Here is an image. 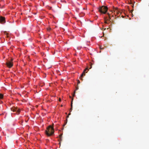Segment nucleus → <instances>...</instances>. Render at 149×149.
Returning <instances> with one entry per match:
<instances>
[{
	"label": "nucleus",
	"mask_w": 149,
	"mask_h": 149,
	"mask_svg": "<svg viewBox=\"0 0 149 149\" xmlns=\"http://www.w3.org/2000/svg\"><path fill=\"white\" fill-rule=\"evenodd\" d=\"M88 70V68H86V69L84 70L83 72V73L81 74V76H83L84 74L85 73L86 71V70Z\"/></svg>",
	"instance_id": "0eeeda50"
},
{
	"label": "nucleus",
	"mask_w": 149,
	"mask_h": 149,
	"mask_svg": "<svg viewBox=\"0 0 149 149\" xmlns=\"http://www.w3.org/2000/svg\"><path fill=\"white\" fill-rule=\"evenodd\" d=\"M3 95L2 94H0V99H2L3 98Z\"/></svg>",
	"instance_id": "423d86ee"
},
{
	"label": "nucleus",
	"mask_w": 149,
	"mask_h": 149,
	"mask_svg": "<svg viewBox=\"0 0 149 149\" xmlns=\"http://www.w3.org/2000/svg\"><path fill=\"white\" fill-rule=\"evenodd\" d=\"M99 10L102 13L105 14L107 11L108 8L107 6H103L99 8Z\"/></svg>",
	"instance_id": "f03ea898"
},
{
	"label": "nucleus",
	"mask_w": 149,
	"mask_h": 149,
	"mask_svg": "<svg viewBox=\"0 0 149 149\" xmlns=\"http://www.w3.org/2000/svg\"><path fill=\"white\" fill-rule=\"evenodd\" d=\"M45 134L48 136L53 135L54 133V130L53 127L51 125L49 126L45 131Z\"/></svg>",
	"instance_id": "f257e3e1"
},
{
	"label": "nucleus",
	"mask_w": 149,
	"mask_h": 149,
	"mask_svg": "<svg viewBox=\"0 0 149 149\" xmlns=\"http://www.w3.org/2000/svg\"><path fill=\"white\" fill-rule=\"evenodd\" d=\"M78 83H80V81H78Z\"/></svg>",
	"instance_id": "9d476101"
},
{
	"label": "nucleus",
	"mask_w": 149,
	"mask_h": 149,
	"mask_svg": "<svg viewBox=\"0 0 149 149\" xmlns=\"http://www.w3.org/2000/svg\"><path fill=\"white\" fill-rule=\"evenodd\" d=\"M0 21L1 24H4L6 22L5 17L1 16L0 17Z\"/></svg>",
	"instance_id": "20e7f679"
},
{
	"label": "nucleus",
	"mask_w": 149,
	"mask_h": 149,
	"mask_svg": "<svg viewBox=\"0 0 149 149\" xmlns=\"http://www.w3.org/2000/svg\"><path fill=\"white\" fill-rule=\"evenodd\" d=\"M78 83H80V81H78Z\"/></svg>",
	"instance_id": "9b49d317"
},
{
	"label": "nucleus",
	"mask_w": 149,
	"mask_h": 149,
	"mask_svg": "<svg viewBox=\"0 0 149 149\" xmlns=\"http://www.w3.org/2000/svg\"><path fill=\"white\" fill-rule=\"evenodd\" d=\"M13 59H12L11 61H7L6 63V64L7 66L9 68H11L13 65V62H12Z\"/></svg>",
	"instance_id": "7ed1b4c3"
},
{
	"label": "nucleus",
	"mask_w": 149,
	"mask_h": 149,
	"mask_svg": "<svg viewBox=\"0 0 149 149\" xmlns=\"http://www.w3.org/2000/svg\"><path fill=\"white\" fill-rule=\"evenodd\" d=\"M59 101H61V99H60H60H59Z\"/></svg>",
	"instance_id": "1a4fd4ad"
},
{
	"label": "nucleus",
	"mask_w": 149,
	"mask_h": 149,
	"mask_svg": "<svg viewBox=\"0 0 149 149\" xmlns=\"http://www.w3.org/2000/svg\"><path fill=\"white\" fill-rule=\"evenodd\" d=\"M71 109L72 110V102L71 104Z\"/></svg>",
	"instance_id": "6e6552de"
},
{
	"label": "nucleus",
	"mask_w": 149,
	"mask_h": 149,
	"mask_svg": "<svg viewBox=\"0 0 149 149\" xmlns=\"http://www.w3.org/2000/svg\"><path fill=\"white\" fill-rule=\"evenodd\" d=\"M12 110L14 112L16 111L18 114H19L20 112V109H18L17 108H13Z\"/></svg>",
	"instance_id": "39448f33"
}]
</instances>
